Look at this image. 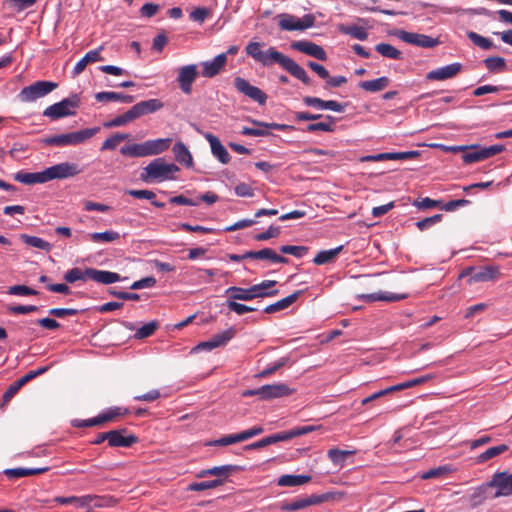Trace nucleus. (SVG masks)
Here are the masks:
<instances>
[{"instance_id": "nucleus-50", "label": "nucleus", "mask_w": 512, "mask_h": 512, "mask_svg": "<svg viewBox=\"0 0 512 512\" xmlns=\"http://www.w3.org/2000/svg\"><path fill=\"white\" fill-rule=\"evenodd\" d=\"M129 138V134L126 133H115L111 137L107 138L101 146V150H115L117 146Z\"/></svg>"}, {"instance_id": "nucleus-43", "label": "nucleus", "mask_w": 512, "mask_h": 512, "mask_svg": "<svg viewBox=\"0 0 512 512\" xmlns=\"http://www.w3.org/2000/svg\"><path fill=\"white\" fill-rule=\"evenodd\" d=\"M389 85V79L385 76L373 79V80H367V81H361L359 83V86L369 92H378L383 89H385Z\"/></svg>"}, {"instance_id": "nucleus-6", "label": "nucleus", "mask_w": 512, "mask_h": 512, "mask_svg": "<svg viewBox=\"0 0 512 512\" xmlns=\"http://www.w3.org/2000/svg\"><path fill=\"white\" fill-rule=\"evenodd\" d=\"M79 104V97L77 95H72L68 98L63 99L60 102L48 106L43 111V115L45 117L50 118L51 120H57L63 117L72 116L75 114V111L78 108Z\"/></svg>"}, {"instance_id": "nucleus-3", "label": "nucleus", "mask_w": 512, "mask_h": 512, "mask_svg": "<svg viewBox=\"0 0 512 512\" xmlns=\"http://www.w3.org/2000/svg\"><path fill=\"white\" fill-rule=\"evenodd\" d=\"M100 128H86L79 131L53 135L47 137L44 140V143L50 146H58V147H66V146H75L85 142L86 140L93 137Z\"/></svg>"}, {"instance_id": "nucleus-52", "label": "nucleus", "mask_w": 512, "mask_h": 512, "mask_svg": "<svg viewBox=\"0 0 512 512\" xmlns=\"http://www.w3.org/2000/svg\"><path fill=\"white\" fill-rule=\"evenodd\" d=\"M484 64L490 72H501L506 68L505 59L499 56L486 58Z\"/></svg>"}, {"instance_id": "nucleus-58", "label": "nucleus", "mask_w": 512, "mask_h": 512, "mask_svg": "<svg viewBox=\"0 0 512 512\" xmlns=\"http://www.w3.org/2000/svg\"><path fill=\"white\" fill-rule=\"evenodd\" d=\"M279 250L281 253L290 254L297 258L303 257L308 252L307 247L295 245H283L279 248Z\"/></svg>"}, {"instance_id": "nucleus-30", "label": "nucleus", "mask_w": 512, "mask_h": 512, "mask_svg": "<svg viewBox=\"0 0 512 512\" xmlns=\"http://www.w3.org/2000/svg\"><path fill=\"white\" fill-rule=\"evenodd\" d=\"M53 501L61 505L73 504L77 508H91V498L87 495L69 497L58 496L55 497Z\"/></svg>"}, {"instance_id": "nucleus-4", "label": "nucleus", "mask_w": 512, "mask_h": 512, "mask_svg": "<svg viewBox=\"0 0 512 512\" xmlns=\"http://www.w3.org/2000/svg\"><path fill=\"white\" fill-rule=\"evenodd\" d=\"M343 496L342 493H324V494H312L305 497H299L291 502L282 503L280 509L282 511H297L305 509L308 506L317 505L329 500L340 499Z\"/></svg>"}, {"instance_id": "nucleus-45", "label": "nucleus", "mask_w": 512, "mask_h": 512, "mask_svg": "<svg viewBox=\"0 0 512 512\" xmlns=\"http://www.w3.org/2000/svg\"><path fill=\"white\" fill-rule=\"evenodd\" d=\"M21 239L26 245L38 248L46 252H49L53 247L51 243L37 236L22 234Z\"/></svg>"}, {"instance_id": "nucleus-23", "label": "nucleus", "mask_w": 512, "mask_h": 512, "mask_svg": "<svg viewBox=\"0 0 512 512\" xmlns=\"http://www.w3.org/2000/svg\"><path fill=\"white\" fill-rule=\"evenodd\" d=\"M250 259L269 260L273 263H288V259L278 255L270 248H264L259 251H248Z\"/></svg>"}, {"instance_id": "nucleus-40", "label": "nucleus", "mask_w": 512, "mask_h": 512, "mask_svg": "<svg viewBox=\"0 0 512 512\" xmlns=\"http://www.w3.org/2000/svg\"><path fill=\"white\" fill-rule=\"evenodd\" d=\"M343 250V246L340 245L334 249L330 250H322L317 253V255L313 259V263L316 265H324L332 262L338 254Z\"/></svg>"}, {"instance_id": "nucleus-31", "label": "nucleus", "mask_w": 512, "mask_h": 512, "mask_svg": "<svg viewBox=\"0 0 512 512\" xmlns=\"http://www.w3.org/2000/svg\"><path fill=\"white\" fill-rule=\"evenodd\" d=\"M311 476L309 475H291L285 474L279 477L277 484L281 487H296L302 486L310 482Z\"/></svg>"}, {"instance_id": "nucleus-61", "label": "nucleus", "mask_w": 512, "mask_h": 512, "mask_svg": "<svg viewBox=\"0 0 512 512\" xmlns=\"http://www.w3.org/2000/svg\"><path fill=\"white\" fill-rule=\"evenodd\" d=\"M442 214H435L431 217L424 218L418 222H416V226L419 230L424 231L432 227L433 225L439 223L442 220Z\"/></svg>"}, {"instance_id": "nucleus-11", "label": "nucleus", "mask_w": 512, "mask_h": 512, "mask_svg": "<svg viewBox=\"0 0 512 512\" xmlns=\"http://www.w3.org/2000/svg\"><path fill=\"white\" fill-rule=\"evenodd\" d=\"M472 151L467 152L463 155V161L466 164H471L474 162H479L485 159H488L498 153H501L504 150V146L501 144L492 145L489 147H480V146H470Z\"/></svg>"}, {"instance_id": "nucleus-13", "label": "nucleus", "mask_w": 512, "mask_h": 512, "mask_svg": "<svg viewBox=\"0 0 512 512\" xmlns=\"http://www.w3.org/2000/svg\"><path fill=\"white\" fill-rule=\"evenodd\" d=\"M234 86L240 93L244 94L260 105H264L266 103V94L260 88L251 85L246 79L236 77L234 79Z\"/></svg>"}, {"instance_id": "nucleus-16", "label": "nucleus", "mask_w": 512, "mask_h": 512, "mask_svg": "<svg viewBox=\"0 0 512 512\" xmlns=\"http://www.w3.org/2000/svg\"><path fill=\"white\" fill-rule=\"evenodd\" d=\"M226 62L227 56L224 53L218 54L212 60L201 62V75L205 78H213L217 76L224 68Z\"/></svg>"}, {"instance_id": "nucleus-42", "label": "nucleus", "mask_w": 512, "mask_h": 512, "mask_svg": "<svg viewBox=\"0 0 512 512\" xmlns=\"http://www.w3.org/2000/svg\"><path fill=\"white\" fill-rule=\"evenodd\" d=\"M120 153L123 156H128V157H135V158L146 157L147 151H146L145 142L125 145V146L121 147Z\"/></svg>"}, {"instance_id": "nucleus-62", "label": "nucleus", "mask_w": 512, "mask_h": 512, "mask_svg": "<svg viewBox=\"0 0 512 512\" xmlns=\"http://www.w3.org/2000/svg\"><path fill=\"white\" fill-rule=\"evenodd\" d=\"M8 294L15 296L37 295L38 292L25 285H14L9 287Z\"/></svg>"}, {"instance_id": "nucleus-10", "label": "nucleus", "mask_w": 512, "mask_h": 512, "mask_svg": "<svg viewBox=\"0 0 512 512\" xmlns=\"http://www.w3.org/2000/svg\"><path fill=\"white\" fill-rule=\"evenodd\" d=\"M81 169L75 163L62 162L44 169L46 182L56 179H66L81 173Z\"/></svg>"}, {"instance_id": "nucleus-56", "label": "nucleus", "mask_w": 512, "mask_h": 512, "mask_svg": "<svg viewBox=\"0 0 512 512\" xmlns=\"http://www.w3.org/2000/svg\"><path fill=\"white\" fill-rule=\"evenodd\" d=\"M468 38L478 47L488 50L493 47V43L490 39L479 35L476 32L470 31L467 33Z\"/></svg>"}, {"instance_id": "nucleus-60", "label": "nucleus", "mask_w": 512, "mask_h": 512, "mask_svg": "<svg viewBox=\"0 0 512 512\" xmlns=\"http://www.w3.org/2000/svg\"><path fill=\"white\" fill-rule=\"evenodd\" d=\"M449 472H451V468L449 466H447V465L439 466V467L430 469V470L422 473L421 479L426 480V479H431V478H437V477L445 475Z\"/></svg>"}, {"instance_id": "nucleus-22", "label": "nucleus", "mask_w": 512, "mask_h": 512, "mask_svg": "<svg viewBox=\"0 0 512 512\" xmlns=\"http://www.w3.org/2000/svg\"><path fill=\"white\" fill-rule=\"evenodd\" d=\"M277 281L275 280H264L259 284L251 286L254 298L273 297L276 296L279 291L274 289Z\"/></svg>"}, {"instance_id": "nucleus-44", "label": "nucleus", "mask_w": 512, "mask_h": 512, "mask_svg": "<svg viewBox=\"0 0 512 512\" xmlns=\"http://www.w3.org/2000/svg\"><path fill=\"white\" fill-rule=\"evenodd\" d=\"M88 238L94 243H110L118 240L120 238V234L113 230L93 232L88 234Z\"/></svg>"}, {"instance_id": "nucleus-33", "label": "nucleus", "mask_w": 512, "mask_h": 512, "mask_svg": "<svg viewBox=\"0 0 512 512\" xmlns=\"http://www.w3.org/2000/svg\"><path fill=\"white\" fill-rule=\"evenodd\" d=\"M95 99L99 102L118 101L122 103H132L134 97L124 93L104 91L95 94Z\"/></svg>"}, {"instance_id": "nucleus-57", "label": "nucleus", "mask_w": 512, "mask_h": 512, "mask_svg": "<svg viewBox=\"0 0 512 512\" xmlns=\"http://www.w3.org/2000/svg\"><path fill=\"white\" fill-rule=\"evenodd\" d=\"M158 323L156 321H151L143 326H141L137 331L135 332V338L136 339H144L149 336H151L157 329Z\"/></svg>"}, {"instance_id": "nucleus-53", "label": "nucleus", "mask_w": 512, "mask_h": 512, "mask_svg": "<svg viewBox=\"0 0 512 512\" xmlns=\"http://www.w3.org/2000/svg\"><path fill=\"white\" fill-rule=\"evenodd\" d=\"M235 336V329L233 327L226 329L220 333L213 335L211 338L215 343L216 348L225 346Z\"/></svg>"}, {"instance_id": "nucleus-28", "label": "nucleus", "mask_w": 512, "mask_h": 512, "mask_svg": "<svg viewBox=\"0 0 512 512\" xmlns=\"http://www.w3.org/2000/svg\"><path fill=\"white\" fill-rule=\"evenodd\" d=\"M172 152L178 163L183 164L186 167H191L193 165V157L183 142L175 143L172 148Z\"/></svg>"}, {"instance_id": "nucleus-17", "label": "nucleus", "mask_w": 512, "mask_h": 512, "mask_svg": "<svg viewBox=\"0 0 512 512\" xmlns=\"http://www.w3.org/2000/svg\"><path fill=\"white\" fill-rule=\"evenodd\" d=\"M317 428L313 425H305V426H297L292 428L289 431L275 433L273 435L268 436L270 444H274L281 441H288L292 438L302 436L308 433L315 431Z\"/></svg>"}, {"instance_id": "nucleus-26", "label": "nucleus", "mask_w": 512, "mask_h": 512, "mask_svg": "<svg viewBox=\"0 0 512 512\" xmlns=\"http://www.w3.org/2000/svg\"><path fill=\"white\" fill-rule=\"evenodd\" d=\"M90 273H91V275H90L91 280L101 283V284H106V285L118 282L122 279L118 273L106 271V270H98V269L92 268Z\"/></svg>"}, {"instance_id": "nucleus-47", "label": "nucleus", "mask_w": 512, "mask_h": 512, "mask_svg": "<svg viewBox=\"0 0 512 512\" xmlns=\"http://www.w3.org/2000/svg\"><path fill=\"white\" fill-rule=\"evenodd\" d=\"M508 450V446L505 444L488 448L486 451L478 455L477 462L484 463Z\"/></svg>"}, {"instance_id": "nucleus-35", "label": "nucleus", "mask_w": 512, "mask_h": 512, "mask_svg": "<svg viewBox=\"0 0 512 512\" xmlns=\"http://www.w3.org/2000/svg\"><path fill=\"white\" fill-rule=\"evenodd\" d=\"M492 489L491 486H488V482L474 489L473 493L470 495V503L473 507L481 505L486 499L492 498V494L489 493V490Z\"/></svg>"}, {"instance_id": "nucleus-15", "label": "nucleus", "mask_w": 512, "mask_h": 512, "mask_svg": "<svg viewBox=\"0 0 512 512\" xmlns=\"http://www.w3.org/2000/svg\"><path fill=\"white\" fill-rule=\"evenodd\" d=\"M462 69V64L455 62L449 65L436 68L426 74L427 80L445 81L455 77Z\"/></svg>"}, {"instance_id": "nucleus-2", "label": "nucleus", "mask_w": 512, "mask_h": 512, "mask_svg": "<svg viewBox=\"0 0 512 512\" xmlns=\"http://www.w3.org/2000/svg\"><path fill=\"white\" fill-rule=\"evenodd\" d=\"M177 172H179V167L176 164L167 163L164 158H156L143 168L141 180L146 183L174 180V175Z\"/></svg>"}, {"instance_id": "nucleus-32", "label": "nucleus", "mask_w": 512, "mask_h": 512, "mask_svg": "<svg viewBox=\"0 0 512 512\" xmlns=\"http://www.w3.org/2000/svg\"><path fill=\"white\" fill-rule=\"evenodd\" d=\"M101 47L98 48V49H94V50H90L88 51L83 58H81L77 63L76 65L74 66L73 68V74L74 75H79L81 74L86 66L89 64V63H93V62H96L98 60H101V57H100V51H101Z\"/></svg>"}, {"instance_id": "nucleus-59", "label": "nucleus", "mask_w": 512, "mask_h": 512, "mask_svg": "<svg viewBox=\"0 0 512 512\" xmlns=\"http://www.w3.org/2000/svg\"><path fill=\"white\" fill-rule=\"evenodd\" d=\"M287 362H288V358L282 357L279 360H277L276 362L269 364L264 370H262L258 374V376L259 377H267V376L273 374L274 372H276L277 370H279L280 368H282L283 366H285L287 364Z\"/></svg>"}, {"instance_id": "nucleus-14", "label": "nucleus", "mask_w": 512, "mask_h": 512, "mask_svg": "<svg viewBox=\"0 0 512 512\" xmlns=\"http://www.w3.org/2000/svg\"><path fill=\"white\" fill-rule=\"evenodd\" d=\"M291 48L321 61L327 59L326 51L321 46L308 40L294 41Z\"/></svg>"}, {"instance_id": "nucleus-51", "label": "nucleus", "mask_w": 512, "mask_h": 512, "mask_svg": "<svg viewBox=\"0 0 512 512\" xmlns=\"http://www.w3.org/2000/svg\"><path fill=\"white\" fill-rule=\"evenodd\" d=\"M224 483L223 479H214L202 482H195L188 486L189 491H204L207 489H213L218 486H221Z\"/></svg>"}, {"instance_id": "nucleus-8", "label": "nucleus", "mask_w": 512, "mask_h": 512, "mask_svg": "<svg viewBox=\"0 0 512 512\" xmlns=\"http://www.w3.org/2000/svg\"><path fill=\"white\" fill-rule=\"evenodd\" d=\"M198 76L199 71L197 64H187L180 66L177 69L176 82L181 92L185 95H190L192 93L193 83L196 81Z\"/></svg>"}, {"instance_id": "nucleus-37", "label": "nucleus", "mask_w": 512, "mask_h": 512, "mask_svg": "<svg viewBox=\"0 0 512 512\" xmlns=\"http://www.w3.org/2000/svg\"><path fill=\"white\" fill-rule=\"evenodd\" d=\"M135 119H137V116H136L135 110H134V108L132 106L125 113L116 116L115 118H113L112 120H110L108 122H105L104 123V127L112 128V127L124 126L127 123H130V122L134 121Z\"/></svg>"}, {"instance_id": "nucleus-12", "label": "nucleus", "mask_w": 512, "mask_h": 512, "mask_svg": "<svg viewBox=\"0 0 512 512\" xmlns=\"http://www.w3.org/2000/svg\"><path fill=\"white\" fill-rule=\"evenodd\" d=\"M396 35L401 41L417 47L433 48L439 44L438 39L425 34L400 30Z\"/></svg>"}, {"instance_id": "nucleus-41", "label": "nucleus", "mask_w": 512, "mask_h": 512, "mask_svg": "<svg viewBox=\"0 0 512 512\" xmlns=\"http://www.w3.org/2000/svg\"><path fill=\"white\" fill-rule=\"evenodd\" d=\"M338 30L346 35H349L360 41H364L368 38V32L364 27L357 25H340Z\"/></svg>"}, {"instance_id": "nucleus-38", "label": "nucleus", "mask_w": 512, "mask_h": 512, "mask_svg": "<svg viewBox=\"0 0 512 512\" xmlns=\"http://www.w3.org/2000/svg\"><path fill=\"white\" fill-rule=\"evenodd\" d=\"M48 471L47 467L42 468H12L6 469L4 474L8 478H22L30 475H37Z\"/></svg>"}, {"instance_id": "nucleus-18", "label": "nucleus", "mask_w": 512, "mask_h": 512, "mask_svg": "<svg viewBox=\"0 0 512 512\" xmlns=\"http://www.w3.org/2000/svg\"><path fill=\"white\" fill-rule=\"evenodd\" d=\"M293 390L284 383L263 385L260 387L261 400L280 398L292 394Z\"/></svg>"}, {"instance_id": "nucleus-20", "label": "nucleus", "mask_w": 512, "mask_h": 512, "mask_svg": "<svg viewBox=\"0 0 512 512\" xmlns=\"http://www.w3.org/2000/svg\"><path fill=\"white\" fill-rule=\"evenodd\" d=\"M125 430H111L108 432V444L111 447H130L137 442V438L134 435L124 436Z\"/></svg>"}, {"instance_id": "nucleus-19", "label": "nucleus", "mask_w": 512, "mask_h": 512, "mask_svg": "<svg viewBox=\"0 0 512 512\" xmlns=\"http://www.w3.org/2000/svg\"><path fill=\"white\" fill-rule=\"evenodd\" d=\"M204 138L208 141L212 155L217 158L222 164H227L230 161V154L223 146L218 137L211 133H205Z\"/></svg>"}, {"instance_id": "nucleus-63", "label": "nucleus", "mask_w": 512, "mask_h": 512, "mask_svg": "<svg viewBox=\"0 0 512 512\" xmlns=\"http://www.w3.org/2000/svg\"><path fill=\"white\" fill-rule=\"evenodd\" d=\"M241 442L240 441V437H239V433H236V434H230V435H226V436H223L219 439H216L214 441H212L210 443V445H213V446H228V445H232V444H235V443H239Z\"/></svg>"}, {"instance_id": "nucleus-39", "label": "nucleus", "mask_w": 512, "mask_h": 512, "mask_svg": "<svg viewBox=\"0 0 512 512\" xmlns=\"http://www.w3.org/2000/svg\"><path fill=\"white\" fill-rule=\"evenodd\" d=\"M335 130V118L327 115L325 116V120L317 123H311L306 126L304 131L306 132H315V131H323V132H333Z\"/></svg>"}, {"instance_id": "nucleus-21", "label": "nucleus", "mask_w": 512, "mask_h": 512, "mask_svg": "<svg viewBox=\"0 0 512 512\" xmlns=\"http://www.w3.org/2000/svg\"><path fill=\"white\" fill-rule=\"evenodd\" d=\"M164 106L163 102L159 99H149L145 101L138 102L133 105L137 118L148 115L151 113H155L158 110L162 109Z\"/></svg>"}, {"instance_id": "nucleus-1", "label": "nucleus", "mask_w": 512, "mask_h": 512, "mask_svg": "<svg viewBox=\"0 0 512 512\" xmlns=\"http://www.w3.org/2000/svg\"><path fill=\"white\" fill-rule=\"evenodd\" d=\"M245 51L248 56L265 67H269L277 63L303 84L309 85L311 83V79L303 67L296 63L292 58L277 51L274 47H269L266 51H263L261 43L249 42Z\"/></svg>"}, {"instance_id": "nucleus-9", "label": "nucleus", "mask_w": 512, "mask_h": 512, "mask_svg": "<svg viewBox=\"0 0 512 512\" xmlns=\"http://www.w3.org/2000/svg\"><path fill=\"white\" fill-rule=\"evenodd\" d=\"M488 486L495 489L492 498L508 497L512 495V473L507 471L496 472L493 474Z\"/></svg>"}, {"instance_id": "nucleus-48", "label": "nucleus", "mask_w": 512, "mask_h": 512, "mask_svg": "<svg viewBox=\"0 0 512 512\" xmlns=\"http://www.w3.org/2000/svg\"><path fill=\"white\" fill-rule=\"evenodd\" d=\"M352 454H354V451L340 450L336 448L328 450L329 459L332 461L334 465L339 467H343L347 456H350Z\"/></svg>"}, {"instance_id": "nucleus-24", "label": "nucleus", "mask_w": 512, "mask_h": 512, "mask_svg": "<svg viewBox=\"0 0 512 512\" xmlns=\"http://www.w3.org/2000/svg\"><path fill=\"white\" fill-rule=\"evenodd\" d=\"M406 297V295H400L390 292H375L370 294H361L358 295L357 298L366 302H376V301H388L394 302L402 300Z\"/></svg>"}, {"instance_id": "nucleus-25", "label": "nucleus", "mask_w": 512, "mask_h": 512, "mask_svg": "<svg viewBox=\"0 0 512 512\" xmlns=\"http://www.w3.org/2000/svg\"><path fill=\"white\" fill-rule=\"evenodd\" d=\"M499 275V269L494 266H486L475 271L469 279V283L486 282L494 280Z\"/></svg>"}, {"instance_id": "nucleus-5", "label": "nucleus", "mask_w": 512, "mask_h": 512, "mask_svg": "<svg viewBox=\"0 0 512 512\" xmlns=\"http://www.w3.org/2000/svg\"><path fill=\"white\" fill-rule=\"evenodd\" d=\"M58 84L52 81L39 80L33 84L24 87L18 94V98L23 103L34 102L57 88Z\"/></svg>"}, {"instance_id": "nucleus-54", "label": "nucleus", "mask_w": 512, "mask_h": 512, "mask_svg": "<svg viewBox=\"0 0 512 512\" xmlns=\"http://www.w3.org/2000/svg\"><path fill=\"white\" fill-rule=\"evenodd\" d=\"M22 386H24V384L20 381V379H18L7 388L2 397L1 408H4L5 405L11 401V399L18 393Z\"/></svg>"}, {"instance_id": "nucleus-46", "label": "nucleus", "mask_w": 512, "mask_h": 512, "mask_svg": "<svg viewBox=\"0 0 512 512\" xmlns=\"http://www.w3.org/2000/svg\"><path fill=\"white\" fill-rule=\"evenodd\" d=\"M226 294L230 295V298L233 300H242V301H250L254 299L253 292L251 291V287L248 289L239 288V287H229L226 290Z\"/></svg>"}, {"instance_id": "nucleus-36", "label": "nucleus", "mask_w": 512, "mask_h": 512, "mask_svg": "<svg viewBox=\"0 0 512 512\" xmlns=\"http://www.w3.org/2000/svg\"><path fill=\"white\" fill-rule=\"evenodd\" d=\"M92 270V268H85V269H81V268H72L70 270H68L63 278L66 282L68 283H75L77 281H87L88 279H90V271Z\"/></svg>"}, {"instance_id": "nucleus-7", "label": "nucleus", "mask_w": 512, "mask_h": 512, "mask_svg": "<svg viewBox=\"0 0 512 512\" xmlns=\"http://www.w3.org/2000/svg\"><path fill=\"white\" fill-rule=\"evenodd\" d=\"M315 16L305 14L302 18H297L288 13L278 15V25L283 31H303L314 26Z\"/></svg>"}, {"instance_id": "nucleus-55", "label": "nucleus", "mask_w": 512, "mask_h": 512, "mask_svg": "<svg viewBox=\"0 0 512 512\" xmlns=\"http://www.w3.org/2000/svg\"><path fill=\"white\" fill-rule=\"evenodd\" d=\"M128 413V410L126 408L122 407H113L110 408L103 413L99 414L101 424L105 422L112 421L114 418L125 415Z\"/></svg>"}, {"instance_id": "nucleus-29", "label": "nucleus", "mask_w": 512, "mask_h": 512, "mask_svg": "<svg viewBox=\"0 0 512 512\" xmlns=\"http://www.w3.org/2000/svg\"><path fill=\"white\" fill-rule=\"evenodd\" d=\"M170 144V138H159L145 141L147 156H153L163 153L169 148Z\"/></svg>"}, {"instance_id": "nucleus-49", "label": "nucleus", "mask_w": 512, "mask_h": 512, "mask_svg": "<svg viewBox=\"0 0 512 512\" xmlns=\"http://www.w3.org/2000/svg\"><path fill=\"white\" fill-rule=\"evenodd\" d=\"M375 50L381 54L382 56L389 58V59H400L401 58V52L388 43H379L375 46Z\"/></svg>"}, {"instance_id": "nucleus-27", "label": "nucleus", "mask_w": 512, "mask_h": 512, "mask_svg": "<svg viewBox=\"0 0 512 512\" xmlns=\"http://www.w3.org/2000/svg\"><path fill=\"white\" fill-rule=\"evenodd\" d=\"M14 179L19 183L25 185H32L36 183H46L45 172H25L19 171L14 175Z\"/></svg>"}, {"instance_id": "nucleus-34", "label": "nucleus", "mask_w": 512, "mask_h": 512, "mask_svg": "<svg viewBox=\"0 0 512 512\" xmlns=\"http://www.w3.org/2000/svg\"><path fill=\"white\" fill-rule=\"evenodd\" d=\"M300 294H301V291H296V292L292 293L291 295H289L273 304L268 305L264 309V312L270 314V313H275L277 311L284 310V309L288 308L289 306H291L298 299Z\"/></svg>"}, {"instance_id": "nucleus-64", "label": "nucleus", "mask_w": 512, "mask_h": 512, "mask_svg": "<svg viewBox=\"0 0 512 512\" xmlns=\"http://www.w3.org/2000/svg\"><path fill=\"white\" fill-rule=\"evenodd\" d=\"M209 15V10L206 7H197L189 15L190 19L194 22L202 24Z\"/></svg>"}]
</instances>
